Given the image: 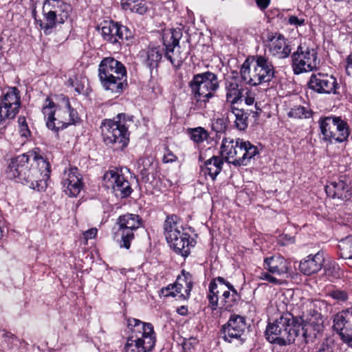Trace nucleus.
I'll use <instances>...</instances> for the list:
<instances>
[{
    "instance_id": "obj_1",
    "label": "nucleus",
    "mask_w": 352,
    "mask_h": 352,
    "mask_svg": "<svg viewBox=\"0 0 352 352\" xmlns=\"http://www.w3.org/2000/svg\"><path fill=\"white\" fill-rule=\"evenodd\" d=\"M50 174V163L34 152L23 153L12 158L6 170L8 178L16 179L19 182L37 191L45 190Z\"/></svg>"
},
{
    "instance_id": "obj_2",
    "label": "nucleus",
    "mask_w": 352,
    "mask_h": 352,
    "mask_svg": "<svg viewBox=\"0 0 352 352\" xmlns=\"http://www.w3.org/2000/svg\"><path fill=\"white\" fill-rule=\"evenodd\" d=\"M302 322V318H294L291 314L285 313L268 324L265 331L266 338L270 342L280 346L289 344L300 335L306 337Z\"/></svg>"
},
{
    "instance_id": "obj_3",
    "label": "nucleus",
    "mask_w": 352,
    "mask_h": 352,
    "mask_svg": "<svg viewBox=\"0 0 352 352\" xmlns=\"http://www.w3.org/2000/svg\"><path fill=\"white\" fill-rule=\"evenodd\" d=\"M127 324L131 330L124 346L125 352H151L156 342L153 326L135 318H129Z\"/></svg>"
},
{
    "instance_id": "obj_4",
    "label": "nucleus",
    "mask_w": 352,
    "mask_h": 352,
    "mask_svg": "<svg viewBox=\"0 0 352 352\" xmlns=\"http://www.w3.org/2000/svg\"><path fill=\"white\" fill-rule=\"evenodd\" d=\"M132 117L119 113L113 120L107 119L101 124V133L104 142L115 149H123L129 142V124Z\"/></svg>"
},
{
    "instance_id": "obj_5",
    "label": "nucleus",
    "mask_w": 352,
    "mask_h": 352,
    "mask_svg": "<svg viewBox=\"0 0 352 352\" xmlns=\"http://www.w3.org/2000/svg\"><path fill=\"white\" fill-rule=\"evenodd\" d=\"M98 77L105 90L120 93L126 81V68L122 63L113 58H104L98 67Z\"/></svg>"
},
{
    "instance_id": "obj_6",
    "label": "nucleus",
    "mask_w": 352,
    "mask_h": 352,
    "mask_svg": "<svg viewBox=\"0 0 352 352\" xmlns=\"http://www.w3.org/2000/svg\"><path fill=\"white\" fill-rule=\"evenodd\" d=\"M43 113L47 118L48 129L58 131L74 123L77 113L72 109L69 99L63 98L61 104L55 105L50 99H46L43 107Z\"/></svg>"
},
{
    "instance_id": "obj_7",
    "label": "nucleus",
    "mask_w": 352,
    "mask_h": 352,
    "mask_svg": "<svg viewBox=\"0 0 352 352\" xmlns=\"http://www.w3.org/2000/svg\"><path fill=\"white\" fill-rule=\"evenodd\" d=\"M241 78L248 85L256 86L272 80L274 68L271 61L263 56L250 60L246 59L240 70Z\"/></svg>"
},
{
    "instance_id": "obj_8",
    "label": "nucleus",
    "mask_w": 352,
    "mask_h": 352,
    "mask_svg": "<svg viewBox=\"0 0 352 352\" xmlns=\"http://www.w3.org/2000/svg\"><path fill=\"white\" fill-rule=\"evenodd\" d=\"M71 11V6L63 0H43V21H40V27L44 34L49 35L57 24H63L69 18Z\"/></svg>"
},
{
    "instance_id": "obj_9",
    "label": "nucleus",
    "mask_w": 352,
    "mask_h": 352,
    "mask_svg": "<svg viewBox=\"0 0 352 352\" xmlns=\"http://www.w3.org/2000/svg\"><path fill=\"white\" fill-rule=\"evenodd\" d=\"M189 86L195 101L206 102L214 96L219 83L215 74L206 72L195 75Z\"/></svg>"
},
{
    "instance_id": "obj_10",
    "label": "nucleus",
    "mask_w": 352,
    "mask_h": 352,
    "mask_svg": "<svg viewBox=\"0 0 352 352\" xmlns=\"http://www.w3.org/2000/svg\"><path fill=\"white\" fill-rule=\"evenodd\" d=\"M318 122L323 140L330 143H341L347 140L349 128L346 122L340 117L327 116L321 118Z\"/></svg>"
},
{
    "instance_id": "obj_11",
    "label": "nucleus",
    "mask_w": 352,
    "mask_h": 352,
    "mask_svg": "<svg viewBox=\"0 0 352 352\" xmlns=\"http://www.w3.org/2000/svg\"><path fill=\"white\" fill-rule=\"evenodd\" d=\"M182 37L180 30H166L162 37L165 47L164 56L176 68L179 67L188 57V52L182 51L179 45Z\"/></svg>"
},
{
    "instance_id": "obj_12",
    "label": "nucleus",
    "mask_w": 352,
    "mask_h": 352,
    "mask_svg": "<svg viewBox=\"0 0 352 352\" xmlns=\"http://www.w3.org/2000/svg\"><path fill=\"white\" fill-rule=\"evenodd\" d=\"M117 224L119 226L117 234L120 236V246L128 250L134 239V231L142 226V219L138 214L126 213L119 217Z\"/></svg>"
},
{
    "instance_id": "obj_13",
    "label": "nucleus",
    "mask_w": 352,
    "mask_h": 352,
    "mask_svg": "<svg viewBox=\"0 0 352 352\" xmlns=\"http://www.w3.org/2000/svg\"><path fill=\"white\" fill-rule=\"evenodd\" d=\"M264 268L267 272H261L259 278L273 285H281L283 280L277 276L287 274L289 270L287 261L280 256L266 258L264 260Z\"/></svg>"
},
{
    "instance_id": "obj_14",
    "label": "nucleus",
    "mask_w": 352,
    "mask_h": 352,
    "mask_svg": "<svg viewBox=\"0 0 352 352\" xmlns=\"http://www.w3.org/2000/svg\"><path fill=\"white\" fill-rule=\"evenodd\" d=\"M292 66L295 74L311 72L318 64L317 53L314 49L299 46L292 55Z\"/></svg>"
},
{
    "instance_id": "obj_15",
    "label": "nucleus",
    "mask_w": 352,
    "mask_h": 352,
    "mask_svg": "<svg viewBox=\"0 0 352 352\" xmlns=\"http://www.w3.org/2000/svg\"><path fill=\"white\" fill-rule=\"evenodd\" d=\"M21 107L19 91L16 87H10L1 98L0 124L6 119H14Z\"/></svg>"
},
{
    "instance_id": "obj_16",
    "label": "nucleus",
    "mask_w": 352,
    "mask_h": 352,
    "mask_svg": "<svg viewBox=\"0 0 352 352\" xmlns=\"http://www.w3.org/2000/svg\"><path fill=\"white\" fill-rule=\"evenodd\" d=\"M333 328L344 343L352 346V308L334 315Z\"/></svg>"
},
{
    "instance_id": "obj_17",
    "label": "nucleus",
    "mask_w": 352,
    "mask_h": 352,
    "mask_svg": "<svg viewBox=\"0 0 352 352\" xmlns=\"http://www.w3.org/2000/svg\"><path fill=\"white\" fill-rule=\"evenodd\" d=\"M234 146L235 149L229 162L234 166H247L251 159L258 154L257 147L249 141L237 138Z\"/></svg>"
},
{
    "instance_id": "obj_18",
    "label": "nucleus",
    "mask_w": 352,
    "mask_h": 352,
    "mask_svg": "<svg viewBox=\"0 0 352 352\" xmlns=\"http://www.w3.org/2000/svg\"><path fill=\"white\" fill-rule=\"evenodd\" d=\"M103 182L107 188L113 189L116 195L126 197L131 194L130 183L118 170H110L103 176Z\"/></svg>"
},
{
    "instance_id": "obj_19",
    "label": "nucleus",
    "mask_w": 352,
    "mask_h": 352,
    "mask_svg": "<svg viewBox=\"0 0 352 352\" xmlns=\"http://www.w3.org/2000/svg\"><path fill=\"white\" fill-rule=\"evenodd\" d=\"M192 288L190 274L179 276L173 285H169L162 289V294L165 297H175L178 300H187Z\"/></svg>"
},
{
    "instance_id": "obj_20",
    "label": "nucleus",
    "mask_w": 352,
    "mask_h": 352,
    "mask_svg": "<svg viewBox=\"0 0 352 352\" xmlns=\"http://www.w3.org/2000/svg\"><path fill=\"white\" fill-rule=\"evenodd\" d=\"M309 87L319 94H335L338 86L333 75L324 73L313 74L308 82Z\"/></svg>"
},
{
    "instance_id": "obj_21",
    "label": "nucleus",
    "mask_w": 352,
    "mask_h": 352,
    "mask_svg": "<svg viewBox=\"0 0 352 352\" xmlns=\"http://www.w3.org/2000/svg\"><path fill=\"white\" fill-rule=\"evenodd\" d=\"M246 327L245 320L239 315L232 316L228 322L222 327L223 338L225 341L232 342L239 340L244 333Z\"/></svg>"
},
{
    "instance_id": "obj_22",
    "label": "nucleus",
    "mask_w": 352,
    "mask_h": 352,
    "mask_svg": "<svg viewBox=\"0 0 352 352\" xmlns=\"http://www.w3.org/2000/svg\"><path fill=\"white\" fill-rule=\"evenodd\" d=\"M62 184L63 190L67 195L76 197L80 193L82 182L77 168H71L64 172Z\"/></svg>"
},
{
    "instance_id": "obj_23",
    "label": "nucleus",
    "mask_w": 352,
    "mask_h": 352,
    "mask_svg": "<svg viewBox=\"0 0 352 352\" xmlns=\"http://www.w3.org/2000/svg\"><path fill=\"white\" fill-rule=\"evenodd\" d=\"M128 29L118 23L104 21L101 28V34L104 40L111 43L116 44L119 40L127 39L129 37Z\"/></svg>"
},
{
    "instance_id": "obj_24",
    "label": "nucleus",
    "mask_w": 352,
    "mask_h": 352,
    "mask_svg": "<svg viewBox=\"0 0 352 352\" xmlns=\"http://www.w3.org/2000/svg\"><path fill=\"white\" fill-rule=\"evenodd\" d=\"M267 41L269 50L273 56L278 58H285L290 54L291 48L283 35L280 34H269Z\"/></svg>"
},
{
    "instance_id": "obj_25",
    "label": "nucleus",
    "mask_w": 352,
    "mask_h": 352,
    "mask_svg": "<svg viewBox=\"0 0 352 352\" xmlns=\"http://www.w3.org/2000/svg\"><path fill=\"white\" fill-rule=\"evenodd\" d=\"M225 91L227 103L234 104L241 100L243 89L236 76H228L225 79Z\"/></svg>"
},
{
    "instance_id": "obj_26",
    "label": "nucleus",
    "mask_w": 352,
    "mask_h": 352,
    "mask_svg": "<svg viewBox=\"0 0 352 352\" xmlns=\"http://www.w3.org/2000/svg\"><path fill=\"white\" fill-rule=\"evenodd\" d=\"M324 263V254L319 251L315 254H309L300 261L299 269L302 273L309 276L318 272Z\"/></svg>"
},
{
    "instance_id": "obj_27",
    "label": "nucleus",
    "mask_w": 352,
    "mask_h": 352,
    "mask_svg": "<svg viewBox=\"0 0 352 352\" xmlns=\"http://www.w3.org/2000/svg\"><path fill=\"white\" fill-rule=\"evenodd\" d=\"M325 190L327 195L333 199L347 200L351 195L349 185L341 179L329 182L326 185Z\"/></svg>"
},
{
    "instance_id": "obj_28",
    "label": "nucleus",
    "mask_w": 352,
    "mask_h": 352,
    "mask_svg": "<svg viewBox=\"0 0 352 352\" xmlns=\"http://www.w3.org/2000/svg\"><path fill=\"white\" fill-rule=\"evenodd\" d=\"M192 241H190V235L184 231L179 233V235L173 236L172 241H167V243L175 252L183 257L189 255L190 246H192Z\"/></svg>"
},
{
    "instance_id": "obj_29",
    "label": "nucleus",
    "mask_w": 352,
    "mask_h": 352,
    "mask_svg": "<svg viewBox=\"0 0 352 352\" xmlns=\"http://www.w3.org/2000/svg\"><path fill=\"white\" fill-rule=\"evenodd\" d=\"M164 230L166 241H172L173 236L179 235V233L184 231L179 219L174 214L166 217L164 223Z\"/></svg>"
},
{
    "instance_id": "obj_30",
    "label": "nucleus",
    "mask_w": 352,
    "mask_h": 352,
    "mask_svg": "<svg viewBox=\"0 0 352 352\" xmlns=\"http://www.w3.org/2000/svg\"><path fill=\"white\" fill-rule=\"evenodd\" d=\"M223 164V161L221 157L213 156L205 162L202 171L214 180L221 172Z\"/></svg>"
},
{
    "instance_id": "obj_31",
    "label": "nucleus",
    "mask_w": 352,
    "mask_h": 352,
    "mask_svg": "<svg viewBox=\"0 0 352 352\" xmlns=\"http://www.w3.org/2000/svg\"><path fill=\"white\" fill-rule=\"evenodd\" d=\"M121 6L124 10L144 14L147 11V6L144 0H122Z\"/></svg>"
},
{
    "instance_id": "obj_32",
    "label": "nucleus",
    "mask_w": 352,
    "mask_h": 352,
    "mask_svg": "<svg viewBox=\"0 0 352 352\" xmlns=\"http://www.w3.org/2000/svg\"><path fill=\"white\" fill-rule=\"evenodd\" d=\"M145 64L151 69L157 67L162 57L160 47H148L145 52Z\"/></svg>"
},
{
    "instance_id": "obj_33",
    "label": "nucleus",
    "mask_w": 352,
    "mask_h": 352,
    "mask_svg": "<svg viewBox=\"0 0 352 352\" xmlns=\"http://www.w3.org/2000/svg\"><path fill=\"white\" fill-rule=\"evenodd\" d=\"M236 140L230 138H224L221 142V154L226 160L229 163L232 155V153L235 149L234 144Z\"/></svg>"
},
{
    "instance_id": "obj_34",
    "label": "nucleus",
    "mask_w": 352,
    "mask_h": 352,
    "mask_svg": "<svg viewBox=\"0 0 352 352\" xmlns=\"http://www.w3.org/2000/svg\"><path fill=\"white\" fill-rule=\"evenodd\" d=\"M340 255L344 259H352V235L342 239L338 244Z\"/></svg>"
},
{
    "instance_id": "obj_35",
    "label": "nucleus",
    "mask_w": 352,
    "mask_h": 352,
    "mask_svg": "<svg viewBox=\"0 0 352 352\" xmlns=\"http://www.w3.org/2000/svg\"><path fill=\"white\" fill-rule=\"evenodd\" d=\"M320 314H316V316H313L307 323L302 324V327L304 329L306 330V336L308 333V331L311 329H313L314 331L318 333L321 331L323 329L322 321L320 318ZM303 322H305V320L302 318Z\"/></svg>"
},
{
    "instance_id": "obj_36",
    "label": "nucleus",
    "mask_w": 352,
    "mask_h": 352,
    "mask_svg": "<svg viewBox=\"0 0 352 352\" xmlns=\"http://www.w3.org/2000/svg\"><path fill=\"white\" fill-rule=\"evenodd\" d=\"M232 113L235 116L234 125L240 131L245 130L248 125V116L242 109H233Z\"/></svg>"
},
{
    "instance_id": "obj_37",
    "label": "nucleus",
    "mask_w": 352,
    "mask_h": 352,
    "mask_svg": "<svg viewBox=\"0 0 352 352\" xmlns=\"http://www.w3.org/2000/svg\"><path fill=\"white\" fill-rule=\"evenodd\" d=\"M227 283L223 278L218 276L210 283L209 291L220 296L223 294V291L226 290Z\"/></svg>"
},
{
    "instance_id": "obj_38",
    "label": "nucleus",
    "mask_w": 352,
    "mask_h": 352,
    "mask_svg": "<svg viewBox=\"0 0 352 352\" xmlns=\"http://www.w3.org/2000/svg\"><path fill=\"white\" fill-rule=\"evenodd\" d=\"M311 116V110L300 105L294 106L288 113L289 117L298 119L309 118Z\"/></svg>"
},
{
    "instance_id": "obj_39",
    "label": "nucleus",
    "mask_w": 352,
    "mask_h": 352,
    "mask_svg": "<svg viewBox=\"0 0 352 352\" xmlns=\"http://www.w3.org/2000/svg\"><path fill=\"white\" fill-rule=\"evenodd\" d=\"M236 295V291L230 283H227V289L223 291V294L219 296L221 304L226 306V308H228L232 306L230 297L234 298Z\"/></svg>"
},
{
    "instance_id": "obj_40",
    "label": "nucleus",
    "mask_w": 352,
    "mask_h": 352,
    "mask_svg": "<svg viewBox=\"0 0 352 352\" xmlns=\"http://www.w3.org/2000/svg\"><path fill=\"white\" fill-rule=\"evenodd\" d=\"M190 139L196 143L203 142L208 138V132L202 127L190 129Z\"/></svg>"
},
{
    "instance_id": "obj_41",
    "label": "nucleus",
    "mask_w": 352,
    "mask_h": 352,
    "mask_svg": "<svg viewBox=\"0 0 352 352\" xmlns=\"http://www.w3.org/2000/svg\"><path fill=\"white\" fill-rule=\"evenodd\" d=\"M324 269L327 276L332 278H337L340 276V267L333 261H329L324 265Z\"/></svg>"
},
{
    "instance_id": "obj_42",
    "label": "nucleus",
    "mask_w": 352,
    "mask_h": 352,
    "mask_svg": "<svg viewBox=\"0 0 352 352\" xmlns=\"http://www.w3.org/2000/svg\"><path fill=\"white\" fill-rule=\"evenodd\" d=\"M19 131L22 138L28 139L31 132L29 129L26 118L24 116H19L18 118Z\"/></svg>"
},
{
    "instance_id": "obj_43",
    "label": "nucleus",
    "mask_w": 352,
    "mask_h": 352,
    "mask_svg": "<svg viewBox=\"0 0 352 352\" xmlns=\"http://www.w3.org/2000/svg\"><path fill=\"white\" fill-rule=\"evenodd\" d=\"M208 298L209 300V306L211 307L212 310H215L218 306V302L220 300L219 296L216 294L211 293L209 291Z\"/></svg>"
},
{
    "instance_id": "obj_44",
    "label": "nucleus",
    "mask_w": 352,
    "mask_h": 352,
    "mask_svg": "<svg viewBox=\"0 0 352 352\" xmlns=\"http://www.w3.org/2000/svg\"><path fill=\"white\" fill-rule=\"evenodd\" d=\"M331 296H332L333 298L340 301H346L348 299L347 294L343 291H333L331 292Z\"/></svg>"
},
{
    "instance_id": "obj_45",
    "label": "nucleus",
    "mask_w": 352,
    "mask_h": 352,
    "mask_svg": "<svg viewBox=\"0 0 352 352\" xmlns=\"http://www.w3.org/2000/svg\"><path fill=\"white\" fill-rule=\"evenodd\" d=\"M288 22L290 25H295L297 27L304 25L305 19H299L297 16L293 15L289 16Z\"/></svg>"
},
{
    "instance_id": "obj_46",
    "label": "nucleus",
    "mask_w": 352,
    "mask_h": 352,
    "mask_svg": "<svg viewBox=\"0 0 352 352\" xmlns=\"http://www.w3.org/2000/svg\"><path fill=\"white\" fill-rule=\"evenodd\" d=\"M212 128L217 132H220L221 131L224 130L226 129V126H225L223 120H222V119L217 120L215 123L212 124Z\"/></svg>"
},
{
    "instance_id": "obj_47",
    "label": "nucleus",
    "mask_w": 352,
    "mask_h": 352,
    "mask_svg": "<svg viewBox=\"0 0 352 352\" xmlns=\"http://www.w3.org/2000/svg\"><path fill=\"white\" fill-rule=\"evenodd\" d=\"M176 159L177 157L171 151L167 150L164 155L163 161L165 163H168L175 162Z\"/></svg>"
},
{
    "instance_id": "obj_48",
    "label": "nucleus",
    "mask_w": 352,
    "mask_h": 352,
    "mask_svg": "<svg viewBox=\"0 0 352 352\" xmlns=\"http://www.w3.org/2000/svg\"><path fill=\"white\" fill-rule=\"evenodd\" d=\"M98 230L96 228H91L85 231L83 234L85 240L94 239L97 234Z\"/></svg>"
},
{
    "instance_id": "obj_49",
    "label": "nucleus",
    "mask_w": 352,
    "mask_h": 352,
    "mask_svg": "<svg viewBox=\"0 0 352 352\" xmlns=\"http://www.w3.org/2000/svg\"><path fill=\"white\" fill-rule=\"evenodd\" d=\"M346 72L347 75L352 77V52L346 58Z\"/></svg>"
},
{
    "instance_id": "obj_50",
    "label": "nucleus",
    "mask_w": 352,
    "mask_h": 352,
    "mask_svg": "<svg viewBox=\"0 0 352 352\" xmlns=\"http://www.w3.org/2000/svg\"><path fill=\"white\" fill-rule=\"evenodd\" d=\"M255 97L254 94L250 91H248L245 94V102L247 105H252L254 103Z\"/></svg>"
},
{
    "instance_id": "obj_51",
    "label": "nucleus",
    "mask_w": 352,
    "mask_h": 352,
    "mask_svg": "<svg viewBox=\"0 0 352 352\" xmlns=\"http://www.w3.org/2000/svg\"><path fill=\"white\" fill-rule=\"evenodd\" d=\"M270 0H256V4L261 10L265 9L270 3Z\"/></svg>"
},
{
    "instance_id": "obj_52",
    "label": "nucleus",
    "mask_w": 352,
    "mask_h": 352,
    "mask_svg": "<svg viewBox=\"0 0 352 352\" xmlns=\"http://www.w3.org/2000/svg\"><path fill=\"white\" fill-rule=\"evenodd\" d=\"M177 312L181 316H186L188 313V309L185 306H181L177 308Z\"/></svg>"
},
{
    "instance_id": "obj_53",
    "label": "nucleus",
    "mask_w": 352,
    "mask_h": 352,
    "mask_svg": "<svg viewBox=\"0 0 352 352\" xmlns=\"http://www.w3.org/2000/svg\"><path fill=\"white\" fill-rule=\"evenodd\" d=\"M318 352H332L331 348L328 345H322Z\"/></svg>"
},
{
    "instance_id": "obj_54",
    "label": "nucleus",
    "mask_w": 352,
    "mask_h": 352,
    "mask_svg": "<svg viewBox=\"0 0 352 352\" xmlns=\"http://www.w3.org/2000/svg\"><path fill=\"white\" fill-rule=\"evenodd\" d=\"M3 38L0 35V51L3 49Z\"/></svg>"
},
{
    "instance_id": "obj_55",
    "label": "nucleus",
    "mask_w": 352,
    "mask_h": 352,
    "mask_svg": "<svg viewBox=\"0 0 352 352\" xmlns=\"http://www.w3.org/2000/svg\"><path fill=\"white\" fill-rule=\"evenodd\" d=\"M141 173L143 176H145V177H147V170L146 168H143L142 170H141Z\"/></svg>"
},
{
    "instance_id": "obj_56",
    "label": "nucleus",
    "mask_w": 352,
    "mask_h": 352,
    "mask_svg": "<svg viewBox=\"0 0 352 352\" xmlns=\"http://www.w3.org/2000/svg\"><path fill=\"white\" fill-rule=\"evenodd\" d=\"M75 90L80 94L82 90V87H75Z\"/></svg>"
},
{
    "instance_id": "obj_57",
    "label": "nucleus",
    "mask_w": 352,
    "mask_h": 352,
    "mask_svg": "<svg viewBox=\"0 0 352 352\" xmlns=\"http://www.w3.org/2000/svg\"><path fill=\"white\" fill-rule=\"evenodd\" d=\"M288 242H289V243H292V242H293V239H292V238H289V239H288Z\"/></svg>"
}]
</instances>
